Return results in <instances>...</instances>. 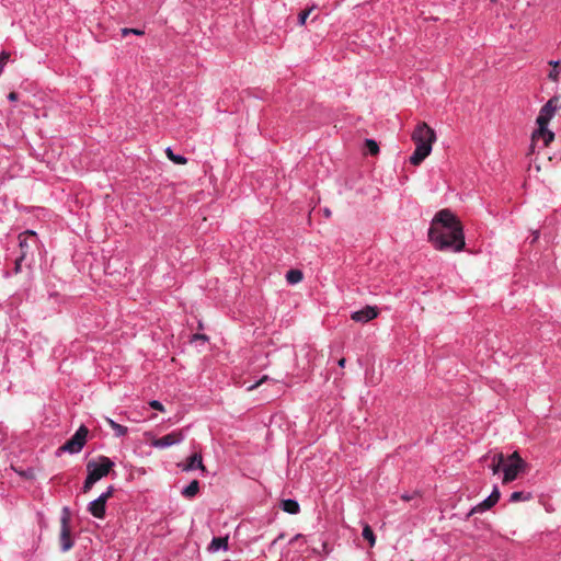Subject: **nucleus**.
<instances>
[{
  "mask_svg": "<svg viewBox=\"0 0 561 561\" xmlns=\"http://www.w3.org/2000/svg\"><path fill=\"white\" fill-rule=\"evenodd\" d=\"M428 240L436 250L456 251V215L449 209L439 210L431 222Z\"/></svg>",
  "mask_w": 561,
  "mask_h": 561,
  "instance_id": "nucleus-1",
  "label": "nucleus"
},
{
  "mask_svg": "<svg viewBox=\"0 0 561 561\" xmlns=\"http://www.w3.org/2000/svg\"><path fill=\"white\" fill-rule=\"evenodd\" d=\"M412 140L415 145V150L410 157V162L413 165H419L431 153L435 133L426 123L422 122L413 130Z\"/></svg>",
  "mask_w": 561,
  "mask_h": 561,
  "instance_id": "nucleus-2",
  "label": "nucleus"
},
{
  "mask_svg": "<svg viewBox=\"0 0 561 561\" xmlns=\"http://www.w3.org/2000/svg\"><path fill=\"white\" fill-rule=\"evenodd\" d=\"M527 463L520 458L517 451H514L507 458V463L504 465L503 471V483H510L514 481L519 472L525 471Z\"/></svg>",
  "mask_w": 561,
  "mask_h": 561,
  "instance_id": "nucleus-3",
  "label": "nucleus"
},
{
  "mask_svg": "<svg viewBox=\"0 0 561 561\" xmlns=\"http://www.w3.org/2000/svg\"><path fill=\"white\" fill-rule=\"evenodd\" d=\"M113 467L114 462L108 457L101 456L99 461L90 460L87 463L88 476L98 482L106 477Z\"/></svg>",
  "mask_w": 561,
  "mask_h": 561,
  "instance_id": "nucleus-4",
  "label": "nucleus"
},
{
  "mask_svg": "<svg viewBox=\"0 0 561 561\" xmlns=\"http://www.w3.org/2000/svg\"><path fill=\"white\" fill-rule=\"evenodd\" d=\"M88 434V428L84 425H81L75 435L59 447V451L70 454L79 453L85 445Z\"/></svg>",
  "mask_w": 561,
  "mask_h": 561,
  "instance_id": "nucleus-5",
  "label": "nucleus"
},
{
  "mask_svg": "<svg viewBox=\"0 0 561 561\" xmlns=\"http://www.w3.org/2000/svg\"><path fill=\"white\" fill-rule=\"evenodd\" d=\"M59 542H60L61 550L64 552L70 550L73 546V540L71 537V529H70V512L67 507L64 508L62 516L60 519Z\"/></svg>",
  "mask_w": 561,
  "mask_h": 561,
  "instance_id": "nucleus-6",
  "label": "nucleus"
},
{
  "mask_svg": "<svg viewBox=\"0 0 561 561\" xmlns=\"http://www.w3.org/2000/svg\"><path fill=\"white\" fill-rule=\"evenodd\" d=\"M113 493L114 488L111 485L107 488L106 492L101 494L96 500L89 504L88 511L92 516L96 518H104L106 512V502L110 497L113 496Z\"/></svg>",
  "mask_w": 561,
  "mask_h": 561,
  "instance_id": "nucleus-7",
  "label": "nucleus"
},
{
  "mask_svg": "<svg viewBox=\"0 0 561 561\" xmlns=\"http://www.w3.org/2000/svg\"><path fill=\"white\" fill-rule=\"evenodd\" d=\"M561 107L560 98L552 96L540 110L537 117L538 126H548L556 111Z\"/></svg>",
  "mask_w": 561,
  "mask_h": 561,
  "instance_id": "nucleus-8",
  "label": "nucleus"
},
{
  "mask_svg": "<svg viewBox=\"0 0 561 561\" xmlns=\"http://www.w3.org/2000/svg\"><path fill=\"white\" fill-rule=\"evenodd\" d=\"M500 496H501V493H500L499 489L494 488V490L492 491V493L489 495L488 499H485L484 501H482L481 503H479L478 505H476L474 507H472L469 511V513L467 514V517H469L476 513H482L484 511L490 510L499 502Z\"/></svg>",
  "mask_w": 561,
  "mask_h": 561,
  "instance_id": "nucleus-9",
  "label": "nucleus"
},
{
  "mask_svg": "<svg viewBox=\"0 0 561 561\" xmlns=\"http://www.w3.org/2000/svg\"><path fill=\"white\" fill-rule=\"evenodd\" d=\"M19 240H20V249H21V254L20 255H24V257H26L27 253H28V250L33 245H36V243H37V236H36V233L34 231L26 230V231L20 233Z\"/></svg>",
  "mask_w": 561,
  "mask_h": 561,
  "instance_id": "nucleus-10",
  "label": "nucleus"
},
{
  "mask_svg": "<svg viewBox=\"0 0 561 561\" xmlns=\"http://www.w3.org/2000/svg\"><path fill=\"white\" fill-rule=\"evenodd\" d=\"M183 439V434L181 431L172 432L167 434L156 440H153L152 445L158 448L169 447L175 444H179Z\"/></svg>",
  "mask_w": 561,
  "mask_h": 561,
  "instance_id": "nucleus-11",
  "label": "nucleus"
},
{
  "mask_svg": "<svg viewBox=\"0 0 561 561\" xmlns=\"http://www.w3.org/2000/svg\"><path fill=\"white\" fill-rule=\"evenodd\" d=\"M378 316L376 307L366 306L362 310L352 313L351 319L356 322H368Z\"/></svg>",
  "mask_w": 561,
  "mask_h": 561,
  "instance_id": "nucleus-12",
  "label": "nucleus"
},
{
  "mask_svg": "<svg viewBox=\"0 0 561 561\" xmlns=\"http://www.w3.org/2000/svg\"><path fill=\"white\" fill-rule=\"evenodd\" d=\"M554 134L547 128V126H538V129L533 134V145H536L538 141H542L543 147H548L549 144L553 140Z\"/></svg>",
  "mask_w": 561,
  "mask_h": 561,
  "instance_id": "nucleus-13",
  "label": "nucleus"
},
{
  "mask_svg": "<svg viewBox=\"0 0 561 561\" xmlns=\"http://www.w3.org/2000/svg\"><path fill=\"white\" fill-rule=\"evenodd\" d=\"M201 469L202 471H205V466L203 465L202 455L199 453L193 454L191 457H188L187 462L183 466V471H191L194 469Z\"/></svg>",
  "mask_w": 561,
  "mask_h": 561,
  "instance_id": "nucleus-14",
  "label": "nucleus"
},
{
  "mask_svg": "<svg viewBox=\"0 0 561 561\" xmlns=\"http://www.w3.org/2000/svg\"><path fill=\"white\" fill-rule=\"evenodd\" d=\"M220 549H224V550L228 549V536L215 537V538H213V540L210 541V543L208 546L209 552H217Z\"/></svg>",
  "mask_w": 561,
  "mask_h": 561,
  "instance_id": "nucleus-15",
  "label": "nucleus"
},
{
  "mask_svg": "<svg viewBox=\"0 0 561 561\" xmlns=\"http://www.w3.org/2000/svg\"><path fill=\"white\" fill-rule=\"evenodd\" d=\"M280 507L284 512L289 514H297L299 512L298 502L291 499L283 500L280 503Z\"/></svg>",
  "mask_w": 561,
  "mask_h": 561,
  "instance_id": "nucleus-16",
  "label": "nucleus"
},
{
  "mask_svg": "<svg viewBox=\"0 0 561 561\" xmlns=\"http://www.w3.org/2000/svg\"><path fill=\"white\" fill-rule=\"evenodd\" d=\"M199 491V482L193 480L183 491L182 495L187 499L194 497Z\"/></svg>",
  "mask_w": 561,
  "mask_h": 561,
  "instance_id": "nucleus-17",
  "label": "nucleus"
},
{
  "mask_svg": "<svg viewBox=\"0 0 561 561\" xmlns=\"http://www.w3.org/2000/svg\"><path fill=\"white\" fill-rule=\"evenodd\" d=\"M504 455L502 453L495 454L492 458V465L491 469L493 474H496L500 472L502 466L504 467Z\"/></svg>",
  "mask_w": 561,
  "mask_h": 561,
  "instance_id": "nucleus-18",
  "label": "nucleus"
},
{
  "mask_svg": "<svg viewBox=\"0 0 561 561\" xmlns=\"http://www.w3.org/2000/svg\"><path fill=\"white\" fill-rule=\"evenodd\" d=\"M302 272L300 270H289L286 274V280L289 284H297L302 280Z\"/></svg>",
  "mask_w": 561,
  "mask_h": 561,
  "instance_id": "nucleus-19",
  "label": "nucleus"
},
{
  "mask_svg": "<svg viewBox=\"0 0 561 561\" xmlns=\"http://www.w3.org/2000/svg\"><path fill=\"white\" fill-rule=\"evenodd\" d=\"M105 422L115 431L116 436H124L127 434L128 428L126 426H123L116 422H114L110 417H105Z\"/></svg>",
  "mask_w": 561,
  "mask_h": 561,
  "instance_id": "nucleus-20",
  "label": "nucleus"
},
{
  "mask_svg": "<svg viewBox=\"0 0 561 561\" xmlns=\"http://www.w3.org/2000/svg\"><path fill=\"white\" fill-rule=\"evenodd\" d=\"M165 154L172 162L176 164H185L187 162V159L185 157L175 154L171 148H167Z\"/></svg>",
  "mask_w": 561,
  "mask_h": 561,
  "instance_id": "nucleus-21",
  "label": "nucleus"
},
{
  "mask_svg": "<svg viewBox=\"0 0 561 561\" xmlns=\"http://www.w3.org/2000/svg\"><path fill=\"white\" fill-rule=\"evenodd\" d=\"M362 535H363V538L369 542L370 547H373L375 545L376 538H375L374 531L369 525L364 526Z\"/></svg>",
  "mask_w": 561,
  "mask_h": 561,
  "instance_id": "nucleus-22",
  "label": "nucleus"
},
{
  "mask_svg": "<svg viewBox=\"0 0 561 561\" xmlns=\"http://www.w3.org/2000/svg\"><path fill=\"white\" fill-rule=\"evenodd\" d=\"M365 147L371 156H376L379 152L378 144L373 139H366Z\"/></svg>",
  "mask_w": 561,
  "mask_h": 561,
  "instance_id": "nucleus-23",
  "label": "nucleus"
},
{
  "mask_svg": "<svg viewBox=\"0 0 561 561\" xmlns=\"http://www.w3.org/2000/svg\"><path fill=\"white\" fill-rule=\"evenodd\" d=\"M316 9L314 5L306 9V10H302L299 15H298V23L300 26L305 25L306 24V21L307 19L309 18V15L312 13V11Z\"/></svg>",
  "mask_w": 561,
  "mask_h": 561,
  "instance_id": "nucleus-24",
  "label": "nucleus"
},
{
  "mask_svg": "<svg viewBox=\"0 0 561 561\" xmlns=\"http://www.w3.org/2000/svg\"><path fill=\"white\" fill-rule=\"evenodd\" d=\"M531 496L530 494H526L524 492H520V491H516V492H513L511 494V497H510V501L511 502H518V501H527L529 500Z\"/></svg>",
  "mask_w": 561,
  "mask_h": 561,
  "instance_id": "nucleus-25",
  "label": "nucleus"
},
{
  "mask_svg": "<svg viewBox=\"0 0 561 561\" xmlns=\"http://www.w3.org/2000/svg\"><path fill=\"white\" fill-rule=\"evenodd\" d=\"M559 61H550L549 65L552 66V70L549 72L548 75V78L552 81H558V78H559V71H558V67H559Z\"/></svg>",
  "mask_w": 561,
  "mask_h": 561,
  "instance_id": "nucleus-26",
  "label": "nucleus"
},
{
  "mask_svg": "<svg viewBox=\"0 0 561 561\" xmlns=\"http://www.w3.org/2000/svg\"><path fill=\"white\" fill-rule=\"evenodd\" d=\"M466 245L465 236L462 233V227L460 221L458 220V252L461 251Z\"/></svg>",
  "mask_w": 561,
  "mask_h": 561,
  "instance_id": "nucleus-27",
  "label": "nucleus"
},
{
  "mask_svg": "<svg viewBox=\"0 0 561 561\" xmlns=\"http://www.w3.org/2000/svg\"><path fill=\"white\" fill-rule=\"evenodd\" d=\"M121 33H122L123 37H126L129 34H135V35H144L145 34V32L142 30H139V28H127V27L122 28Z\"/></svg>",
  "mask_w": 561,
  "mask_h": 561,
  "instance_id": "nucleus-28",
  "label": "nucleus"
},
{
  "mask_svg": "<svg viewBox=\"0 0 561 561\" xmlns=\"http://www.w3.org/2000/svg\"><path fill=\"white\" fill-rule=\"evenodd\" d=\"M9 59H10V53H8V51H2V53L0 54V75L2 73V71H3V69H4V67H5V65H7V64H8V61H9Z\"/></svg>",
  "mask_w": 561,
  "mask_h": 561,
  "instance_id": "nucleus-29",
  "label": "nucleus"
},
{
  "mask_svg": "<svg viewBox=\"0 0 561 561\" xmlns=\"http://www.w3.org/2000/svg\"><path fill=\"white\" fill-rule=\"evenodd\" d=\"M95 483H96V482H95L92 478H90L89 476H87V479H85V481H84V483H83V488H82L83 493H88V492L92 489V486H93Z\"/></svg>",
  "mask_w": 561,
  "mask_h": 561,
  "instance_id": "nucleus-30",
  "label": "nucleus"
},
{
  "mask_svg": "<svg viewBox=\"0 0 561 561\" xmlns=\"http://www.w3.org/2000/svg\"><path fill=\"white\" fill-rule=\"evenodd\" d=\"M26 257H24V255H20L19 257H16L15 260V266H14V272L18 274L21 272V265H22V262L25 260Z\"/></svg>",
  "mask_w": 561,
  "mask_h": 561,
  "instance_id": "nucleus-31",
  "label": "nucleus"
},
{
  "mask_svg": "<svg viewBox=\"0 0 561 561\" xmlns=\"http://www.w3.org/2000/svg\"><path fill=\"white\" fill-rule=\"evenodd\" d=\"M149 405L154 409V410H158V411H164V408L162 405V403L160 401H157V400H152L149 402Z\"/></svg>",
  "mask_w": 561,
  "mask_h": 561,
  "instance_id": "nucleus-32",
  "label": "nucleus"
},
{
  "mask_svg": "<svg viewBox=\"0 0 561 561\" xmlns=\"http://www.w3.org/2000/svg\"><path fill=\"white\" fill-rule=\"evenodd\" d=\"M267 378H268L267 376H263L256 383L249 387V390L257 388L261 383H263L265 380H267Z\"/></svg>",
  "mask_w": 561,
  "mask_h": 561,
  "instance_id": "nucleus-33",
  "label": "nucleus"
},
{
  "mask_svg": "<svg viewBox=\"0 0 561 561\" xmlns=\"http://www.w3.org/2000/svg\"><path fill=\"white\" fill-rule=\"evenodd\" d=\"M193 339H194V340H203V341H206V340H207V336H206V335H204V334H198V333H197V334H195V335L193 336Z\"/></svg>",
  "mask_w": 561,
  "mask_h": 561,
  "instance_id": "nucleus-34",
  "label": "nucleus"
},
{
  "mask_svg": "<svg viewBox=\"0 0 561 561\" xmlns=\"http://www.w3.org/2000/svg\"><path fill=\"white\" fill-rule=\"evenodd\" d=\"M8 99L10 101H15L18 99V94L15 92H10Z\"/></svg>",
  "mask_w": 561,
  "mask_h": 561,
  "instance_id": "nucleus-35",
  "label": "nucleus"
},
{
  "mask_svg": "<svg viewBox=\"0 0 561 561\" xmlns=\"http://www.w3.org/2000/svg\"><path fill=\"white\" fill-rule=\"evenodd\" d=\"M401 499H402L403 501H410V500H412V499H413V495L403 494V495L401 496Z\"/></svg>",
  "mask_w": 561,
  "mask_h": 561,
  "instance_id": "nucleus-36",
  "label": "nucleus"
},
{
  "mask_svg": "<svg viewBox=\"0 0 561 561\" xmlns=\"http://www.w3.org/2000/svg\"><path fill=\"white\" fill-rule=\"evenodd\" d=\"M345 362H346L345 358H341L337 364H339L340 367H344L345 366Z\"/></svg>",
  "mask_w": 561,
  "mask_h": 561,
  "instance_id": "nucleus-37",
  "label": "nucleus"
},
{
  "mask_svg": "<svg viewBox=\"0 0 561 561\" xmlns=\"http://www.w3.org/2000/svg\"><path fill=\"white\" fill-rule=\"evenodd\" d=\"M537 239H538V232L535 233L533 242L536 241Z\"/></svg>",
  "mask_w": 561,
  "mask_h": 561,
  "instance_id": "nucleus-38",
  "label": "nucleus"
},
{
  "mask_svg": "<svg viewBox=\"0 0 561 561\" xmlns=\"http://www.w3.org/2000/svg\"><path fill=\"white\" fill-rule=\"evenodd\" d=\"M492 2H495L496 0H491Z\"/></svg>",
  "mask_w": 561,
  "mask_h": 561,
  "instance_id": "nucleus-39",
  "label": "nucleus"
}]
</instances>
